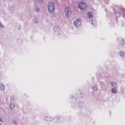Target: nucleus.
I'll use <instances>...</instances> for the list:
<instances>
[{
	"label": "nucleus",
	"instance_id": "nucleus-6",
	"mask_svg": "<svg viewBox=\"0 0 125 125\" xmlns=\"http://www.w3.org/2000/svg\"><path fill=\"white\" fill-rule=\"evenodd\" d=\"M10 107L11 109H14L15 108V105L13 104H10Z\"/></svg>",
	"mask_w": 125,
	"mask_h": 125
},
{
	"label": "nucleus",
	"instance_id": "nucleus-12",
	"mask_svg": "<svg viewBox=\"0 0 125 125\" xmlns=\"http://www.w3.org/2000/svg\"><path fill=\"white\" fill-rule=\"evenodd\" d=\"M0 122H2V120H0Z\"/></svg>",
	"mask_w": 125,
	"mask_h": 125
},
{
	"label": "nucleus",
	"instance_id": "nucleus-11",
	"mask_svg": "<svg viewBox=\"0 0 125 125\" xmlns=\"http://www.w3.org/2000/svg\"><path fill=\"white\" fill-rule=\"evenodd\" d=\"M36 10H37V11H39V8H36Z\"/></svg>",
	"mask_w": 125,
	"mask_h": 125
},
{
	"label": "nucleus",
	"instance_id": "nucleus-9",
	"mask_svg": "<svg viewBox=\"0 0 125 125\" xmlns=\"http://www.w3.org/2000/svg\"><path fill=\"white\" fill-rule=\"evenodd\" d=\"M0 88H1V89H2V90L4 89L5 86H4L3 84H1V85H0Z\"/></svg>",
	"mask_w": 125,
	"mask_h": 125
},
{
	"label": "nucleus",
	"instance_id": "nucleus-4",
	"mask_svg": "<svg viewBox=\"0 0 125 125\" xmlns=\"http://www.w3.org/2000/svg\"><path fill=\"white\" fill-rule=\"evenodd\" d=\"M74 25L76 26V27H79L82 24V21L81 20H77L75 21H74Z\"/></svg>",
	"mask_w": 125,
	"mask_h": 125
},
{
	"label": "nucleus",
	"instance_id": "nucleus-8",
	"mask_svg": "<svg viewBox=\"0 0 125 125\" xmlns=\"http://www.w3.org/2000/svg\"><path fill=\"white\" fill-rule=\"evenodd\" d=\"M112 92H113V93H117V89L113 88L112 89Z\"/></svg>",
	"mask_w": 125,
	"mask_h": 125
},
{
	"label": "nucleus",
	"instance_id": "nucleus-3",
	"mask_svg": "<svg viewBox=\"0 0 125 125\" xmlns=\"http://www.w3.org/2000/svg\"><path fill=\"white\" fill-rule=\"evenodd\" d=\"M64 12L66 16L69 17L71 15L72 12H71V9L70 8H66L65 9Z\"/></svg>",
	"mask_w": 125,
	"mask_h": 125
},
{
	"label": "nucleus",
	"instance_id": "nucleus-1",
	"mask_svg": "<svg viewBox=\"0 0 125 125\" xmlns=\"http://www.w3.org/2000/svg\"><path fill=\"white\" fill-rule=\"evenodd\" d=\"M48 7L49 12H53L54 11V3L53 2L49 3Z\"/></svg>",
	"mask_w": 125,
	"mask_h": 125
},
{
	"label": "nucleus",
	"instance_id": "nucleus-2",
	"mask_svg": "<svg viewBox=\"0 0 125 125\" xmlns=\"http://www.w3.org/2000/svg\"><path fill=\"white\" fill-rule=\"evenodd\" d=\"M78 7L80 8V9H85L86 7H87V6L86 5V4H85L84 2H81L78 4Z\"/></svg>",
	"mask_w": 125,
	"mask_h": 125
},
{
	"label": "nucleus",
	"instance_id": "nucleus-5",
	"mask_svg": "<svg viewBox=\"0 0 125 125\" xmlns=\"http://www.w3.org/2000/svg\"><path fill=\"white\" fill-rule=\"evenodd\" d=\"M87 16L89 18H92V17H93L92 14H91L90 12H88L87 13Z\"/></svg>",
	"mask_w": 125,
	"mask_h": 125
},
{
	"label": "nucleus",
	"instance_id": "nucleus-7",
	"mask_svg": "<svg viewBox=\"0 0 125 125\" xmlns=\"http://www.w3.org/2000/svg\"><path fill=\"white\" fill-rule=\"evenodd\" d=\"M111 85L112 86H114V87H117V86H118V85H117V83H112Z\"/></svg>",
	"mask_w": 125,
	"mask_h": 125
},
{
	"label": "nucleus",
	"instance_id": "nucleus-10",
	"mask_svg": "<svg viewBox=\"0 0 125 125\" xmlns=\"http://www.w3.org/2000/svg\"><path fill=\"white\" fill-rule=\"evenodd\" d=\"M3 25L2 24H1L0 22V28H3Z\"/></svg>",
	"mask_w": 125,
	"mask_h": 125
}]
</instances>
